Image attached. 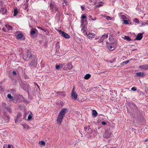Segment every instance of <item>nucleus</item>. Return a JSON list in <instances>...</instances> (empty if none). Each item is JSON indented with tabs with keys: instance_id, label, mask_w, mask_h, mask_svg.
I'll return each instance as SVG.
<instances>
[{
	"instance_id": "obj_1",
	"label": "nucleus",
	"mask_w": 148,
	"mask_h": 148,
	"mask_svg": "<svg viewBox=\"0 0 148 148\" xmlns=\"http://www.w3.org/2000/svg\"><path fill=\"white\" fill-rule=\"evenodd\" d=\"M66 111L67 110L66 108H64L62 109L59 113L57 119V122L58 124L59 125L61 124Z\"/></svg>"
},
{
	"instance_id": "obj_2",
	"label": "nucleus",
	"mask_w": 148,
	"mask_h": 148,
	"mask_svg": "<svg viewBox=\"0 0 148 148\" xmlns=\"http://www.w3.org/2000/svg\"><path fill=\"white\" fill-rule=\"evenodd\" d=\"M34 57H35V56L34 55H32L31 54L30 50L28 49L27 50L26 52V54L23 57V59L24 60L27 61L30 59H32Z\"/></svg>"
},
{
	"instance_id": "obj_3",
	"label": "nucleus",
	"mask_w": 148,
	"mask_h": 148,
	"mask_svg": "<svg viewBox=\"0 0 148 148\" xmlns=\"http://www.w3.org/2000/svg\"><path fill=\"white\" fill-rule=\"evenodd\" d=\"M50 8L51 12L52 13H55L56 11L58 10V8L53 1H51Z\"/></svg>"
},
{
	"instance_id": "obj_4",
	"label": "nucleus",
	"mask_w": 148,
	"mask_h": 148,
	"mask_svg": "<svg viewBox=\"0 0 148 148\" xmlns=\"http://www.w3.org/2000/svg\"><path fill=\"white\" fill-rule=\"evenodd\" d=\"M112 134L111 132L109 130L107 129L105 131L104 134H103V137L105 138H109Z\"/></svg>"
},
{
	"instance_id": "obj_5",
	"label": "nucleus",
	"mask_w": 148,
	"mask_h": 148,
	"mask_svg": "<svg viewBox=\"0 0 148 148\" xmlns=\"http://www.w3.org/2000/svg\"><path fill=\"white\" fill-rule=\"evenodd\" d=\"M87 37L90 39L92 40L93 38H95V39L96 40L98 39L99 37L98 36H97L95 34L92 33H89L88 34H87Z\"/></svg>"
},
{
	"instance_id": "obj_6",
	"label": "nucleus",
	"mask_w": 148,
	"mask_h": 148,
	"mask_svg": "<svg viewBox=\"0 0 148 148\" xmlns=\"http://www.w3.org/2000/svg\"><path fill=\"white\" fill-rule=\"evenodd\" d=\"M37 65L36 60V59L35 57H33V58L32 59L31 62L29 64V66L35 67Z\"/></svg>"
},
{
	"instance_id": "obj_7",
	"label": "nucleus",
	"mask_w": 148,
	"mask_h": 148,
	"mask_svg": "<svg viewBox=\"0 0 148 148\" xmlns=\"http://www.w3.org/2000/svg\"><path fill=\"white\" fill-rule=\"evenodd\" d=\"M3 120V121L4 123H8L9 122L10 119V116L7 115L5 113H4L3 114L2 116Z\"/></svg>"
},
{
	"instance_id": "obj_8",
	"label": "nucleus",
	"mask_w": 148,
	"mask_h": 148,
	"mask_svg": "<svg viewBox=\"0 0 148 148\" xmlns=\"http://www.w3.org/2000/svg\"><path fill=\"white\" fill-rule=\"evenodd\" d=\"M59 32L60 34L66 38H70V36L67 34L62 31L61 30H59Z\"/></svg>"
},
{
	"instance_id": "obj_9",
	"label": "nucleus",
	"mask_w": 148,
	"mask_h": 148,
	"mask_svg": "<svg viewBox=\"0 0 148 148\" xmlns=\"http://www.w3.org/2000/svg\"><path fill=\"white\" fill-rule=\"evenodd\" d=\"M21 87L24 90L28 92V95H29V93H28L29 85L27 84H21Z\"/></svg>"
},
{
	"instance_id": "obj_10",
	"label": "nucleus",
	"mask_w": 148,
	"mask_h": 148,
	"mask_svg": "<svg viewBox=\"0 0 148 148\" xmlns=\"http://www.w3.org/2000/svg\"><path fill=\"white\" fill-rule=\"evenodd\" d=\"M74 87L71 92V97L74 100H76L77 98V95L76 92L74 91Z\"/></svg>"
},
{
	"instance_id": "obj_11",
	"label": "nucleus",
	"mask_w": 148,
	"mask_h": 148,
	"mask_svg": "<svg viewBox=\"0 0 148 148\" xmlns=\"http://www.w3.org/2000/svg\"><path fill=\"white\" fill-rule=\"evenodd\" d=\"M72 68V65L70 63H68L63 68L65 70H71Z\"/></svg>"
},
{
	"instance_id": "obj_12",
	"label": "nucleus",
	"mask_w": 148,
	"mask_h": 148,
	"mask_svg": "<svg viewBox=\"0 0 148 148\" xmlns=\"http://www.w3.org/2000/svg\"><path fill=\"white\" fill-rule=\"evenodd\" d=\"M138 68L144 70H148V64L140 65L139 66Z\"/></svg>"
},
{
	"instance_id": "obj_13",
	"label": "nucleus",
	"mask_w": 148,
	"mask_h": 148,
	"mask_svg": "<svg viewBox=\"0 0 148 148\" xmlns=\"http://www.w3.org/2000/svg\"><path fill=\"white\" fill-rule=\"evenodd\" d=\"M130 105L131 108H132V110H133V111H134L135 112H137L138 109H137V107L135 105L132 103Z\"/></svg>"
},
{
	"instance_id": "obj_14",
	"label": "nucleus",
	"mask_w": 148,
	"mask_h": 148,
	"mask_svg": "<svg viewBox=\"0 0 148 148\" xmlns=\"http://www.w3.org/2000/svg\"><path fill=\"white\" fill-rule=\"evenodd\" d=\"M143 33H139L137 34L135 40H140L143 37Z\"/></svg>"
},
{
	"instance_id": "obj_15",
	"label": "nucleus",
	"mask_w": 148,
	"mask_h": 148,
	"mask_svg": "<svg viewBox=\"0 0 148 148\" xmlns=\"http://www.w3.org/2000/svg\"><path fill=\"white\" fill-rule=\"evenodd\" d=\"M86 26L84 25L82 27L81 29L82 32L84 34V35H87V32L86 31Z\"/></svg>"
},
{
	"instance_id": "obj_16",
	"label": "nucleus",
	"mask_w": 148,
	"mask_h": 148,
	"mask_svg": "<svg viewBox=\"0 0 148 148\" xmlns=\"http://www.w3.org/2000/svg\"><path fill=\"white\" fill-rule=\"evenodd\" d=\"M109 40L110 43H112L114 42V40L112 35H110L109 37Z\"/></svg>"
},
{
	"instance_id": "obj_17",
	"label": "nucleus",
	"mask_w": 148,
	"mask_h": 148,
	"mask_svg": "<svg viewBox=\"0 0 148 148\" xmlns=\"http://www.w3.org/2000/svg\"><path fill=\"white\" fill-rule=\"evenodd\" d=\"M125 40H127V41L129 42L132 40L129 36H125L123 38Z\"/></svg>"
},
{
	"instance_id": "obj_18",
	"label": "nucleus",
	"mask_w": 148,
	"mask_h": 148,
	"mask_svg": "<svg viewBox=\"0 0 148 148\" xmlns=\"http://www.w3.org/2000/svg\"><path fill=\"white\" fill-rule=\"evenodd\" d=\"M105 34L102 36L101 38L98 41L99 43L101 42H103L104 39L105 38Z\"/></svg>"
},
{
	"instance_id": "obj_19",
	"label": "nucleus",
	"mask_w": 148,
	"mask_h": 148,
	"mask_svg": "<svg viewBox=\"0 0 148 148\" xmlns=\"http://www.w3.org/2000/svg\"><path fill=\"white\" fill-rule=\"evenodd\" d=\"M23 37V34H18L16 37V38L18 39H20L21 38Z\"/></svg>"
},
{
	"instance_id": "obj_20",
	"label": "nucleus",
	"mask_w": 148,
	"mask_h": 148,
	"mask_svg": "<svg viewBox=\"0 0 148 148\" xmlns=\"http://www.w3.org/2000/svg\"><path fill=\"white\" fill-rule=\"evenodd\" d=\"M91 75L89 74H86L84 77V78L86 79H88L90 77Z\"/></svg>"
},
{
	"instance_id": "obj_21",
	"label": "nucleus",
	"mask_w": 148,
	"mask_h": 148,
	"mask_svg": "<svg viewBox=\"0 0 148 148\" xmlns=\"http://www.w3.org/2000/svg\"><path fill=\"white\" fill-rule=\"evenodd\" d=\"M136 74L137 76L140 77L144 75V73H141L140 72H139L137 73Z\"/></svg>"
},
{
	"instance_id": "obj_22",
	"label": "nucleus",
	"mask_w": 148,
	"mask_h": 148,
	"mask_svg": "<svg viewBox=\"0 0 148 148\" xmlns=\"http://www.w3.org/2000/svg\"><path fill=\"white\" fill-rule=\"evenodd\" d=\"M120 18L121 19H122V21H123L124 20H125V19H127V17L124 15H122L120 16Z\"/></svg>"
},
{
	"instance_id": "obj_23",
	"label": "nucleus",
	"mask_w": 148,
	"mask_h": 148,
	"mask_svg": "<svg viewBox=\"0 0 148 148\" xmlns=\"http://www.w3.org/2000/svg\"><path fill=\"white\" fill-rule=\"evenodd\" d=\"M92 114L94 116H96L97 114V113L96 111L95 110H93L92 111Z\"/></svg>"
},
{
	"instance_id": "obj_24",
	"label": "nucleus",
	"mask_w": 148,
	"mask_h": 148,
	"mask_svg": "<svg viewBox=\"0 0 148 148\" xmlns=\"http://www.w3.org/2000/svg\"><path fill=\"white\" fill-rule=\"evenodd\" d=\"M21 116V113H18V114L17 116H16V119L15 120V122H16V121H18V120L19 119V118Z\"/></svg>"
},
{
	"instance_id": "obj_25",
	"label": "nucleus",
	"mask_w": 148,
	"mask_h": 148,
	"mask_svg": "<svg viewBox=\"0 0 148 148\" xmlns=\"http://www.w3.org/2000/svg\"><path fill=\"white\" fill-rule=\"evenodd\" d=\"M7 97L12 101L14 99V97L12 96L10 94H9L7 95Z\"/></svg>"
},
{
	"instance_id": "obj_26",
	"label": "nucleus",
	"mask_w": 148,
	"mask_h": 148,
	"mask_svg": "<svg viewBox=\"0 0 148 148\" xmlns=\"http://www.w3.org/2000/svg\"><path fill=\"white\" fill-rule=\"evenodd\" d=\"M6 27L7 28L6 29L8 31L10 29L11 30L12 29L11 26L9 25H6Z\"/></svg>"
},
{
	"instance_id": "obj_27",
	"label": "nucleus",
	"mask_w": 148,
	"mask_h": 148,
	"mask_svg": "<svg viewBox=\"0 0 148 148\" xmlns=\"http://www.w3.org/2000/svg\"><path fill=\"white\" fill-rule=\"evenodd\" d=\"M1 11H2V13L3 14H5L6 13L7 10L6 9H5V8H1Z\"/></svg>"
},
{
	"instance_id": "obj_28",
	"label": "nucleus",
	"mask_w": 148,
	"mask_h": 148,
	"mask_svg": "<svg viewBox=\"0 0 148 148\" xmlns=\"http://www.w3.org/2000/svg\"><path fill=\"white\" fill-rule=\"evenodd\" d=\"M18 13V11L17 9H15L13 15L14 16H16Z\"/></svg>"
},
{
	"instance_id": "obj_29",
	"label": "nucleus",
	"mask_w": 148,
	"mask_h": 148,
	"mask_svg": "<svg viewBox=\"0 0 148 148\" xmlns=\"http://www.w3.org/2000/svg\"><path fill=\"white\" fill-rule=\"evenodd\" d=\"M88 17L90 18L92 21H95L97 19V18L95 17H92L91 15H89L88 16Z\"/></svg>"
},
{
	"instance_id": "obj_30",
	"label": "nucleus",
	"mask_w": 148,
	"mask_h": 148,
	"mask_svg": "<svg viewBox=\"0 0 148 148\" xmlns=\"http://www.w3.org/2000/svg\"><path fill=\"white\" fill-rule=\"evenodd\" d=\"M21 125L25 129H28L29 128V126L27 125L25 123V124H22Z\"/></svg>"
},
{
	"instance_id": "obj_31",
	"label": "nucleus",
	"mask_w": 148,
	"mask_h": 148,
	"mask_svg": "<svg viewBox=\"0 0 148 148\" xmlns=\"http://www.w3.org/2000/svg\"><path fill=\"white\" fill-rule=\"evenodd\" d=\"M82 22L84 24V25H86L87 24V20L86 19H83L82 20Z\"/></svg>"
},
{
	"instance_id": "obj_32",
	"label": "nucleus",
	"mask_w": 148,
	"mask_h": 148,
	"mask_svg": "<svg viewBox=\"0 0 148 148\" xmlns=\"http://www.w3.org/2000/svg\"><path fill=\"white\" fill-rule=\"evenodd\" d=\"M57 93L58 95H65V94L63 92H57Z\"/></svg>"
},
{
	"instance_id": "obj_33",
	"label": "nucleus",
	"mask_w": 148,
	"mask_h": 148,
	"mask_svg": "<svg viewBox=\"0 0 148 148\" xmlns=\"http://www.w3.org/2000/svg\"><path fill=\"white\" fill-rule=\"evenodd\" d=\"M39 144L41 145L44 146L45 143L44 141H41L39 142Z\"/></svg>"
},
{
	"instance_id": "obj_34",
	"label": "nucleus",
	"mask_w": 148,
	"mask_h": 148,
	"mask_svg": "<svg viewBox=\"0 0 148 148\" xmlns=\"http://www.w3.org/2000/svg\"><path fill=\"white\" fill-rule=\"evenodd\" d=\"M133 21L135 23H137L138 24H139V20L137 18H135L133 20Z\"/></svg>"
},
{
	"instance_id": "obj_35",
	"label": "nucleus",
	"mask_w": 148,
	"mask_h": 148,
	"mask_svg": "<svg viewBox=\"0 0 148 148\" xmlns=\"http://www.w3.org/2000/svg\"><path fill=\"white\" fill-rule=\"evenodd\" d=\"M6 110L9 112L10 113H11L12 112L11 109L9 108H6Z\"/></svg>"
},
{
	"instance_id": "obj_36",
	"label": "nucleus",
	"mask_w": 148,
	"mask_h": 148,
	"mask_svg": "<svg viewBox=\"0 0 148 148\" xmlns=\"http://www.w3.org/2000/svg\"><path fill=\"white\" fill-rule=\"evenodd\" d=\"M56 68L57 70L60 69L61 68L60 64H56Z\"/></svg>"
},
{
	"instance_id": "obj_37",
	"label": "nucleus",
	"mask_w": 148,
	"mask_h": 148,
	"mask_svg": "<svg viewBox=\"0 0 148 148\" xmlns=\"http://www.w3.org/2000/svg\"><path fill=\"white\" fill-rule=\"evenodd\" d=\"M87 130V129L85 130V131H86L87 132H88L89 133L91 132L92 131V129L90 128H89V127H88V130Z\"/></svg>"
},
{
	"instance_id": "obj_38",
	"label": "nucleus",
	"mask_w": 148,
	"mask_h": 148,
	"mask_svg": "<svg viewBox=\"0 0 148 148\" xmlns=\"http://www.w3.org/2000/svg\"><path fill=\"white\" fill-rule=\"evenodd\" d=\"M43 30L46 33L47 35H48L49 34V32L48 30L45 29H43Z\"/></svg>"
},
{
	"instance_id": "obj_39",
	"label": "nucleus",
	"mask_w": 148,
	"mask_h": 148,
	"mask_svg": "<svg viewBox=\"0 0 148 148\" xmlns=\"http://www.w3.org/2000/svg\"><path fill=\"white\" fill-rule=\"evenodd\" d=\"M114 49V47L113 46H112L111 45L110 46V49H109L111 51H112Z\"/></svg>"
},
{
	"instance_id": "obj_40",
	"label": "nucleus",
	"mask_w": 148,
	"mask_h": 148,
	"mask_svg": "<svg viewBox=\"0 0 148 148\" xmlns=\"http://www.w3.org/2000/svg\"><path fill=\"white\" fill-rule=\"evenodd\" d=\"M65 63H63V64H59L61 68H63V66L65 65Z\"/></svg>"
},
{
	"instance_id": "obj_41",
	"label": "nucleus",
	"mask_w": 148,
	"mask_h": 148,
	"mask_svg": "<svg viewBox=\"0 0 148 148\" xmlns=\"http://www.w3.org/2000/svg\"><path fill=\"white\" fill-rule=\"evenodd\" d=\"M32 119V116L30 114H29L27 120L28 121Z\"/></svg>"
},
{
	"instance_id": "obj_42",
	"label": "nucleus",
	"mask_w": 148,
	"mask_h": 148,
	"mask_svg": "<svg viewBox=\"0 0 148 148\" xmlns=\"http://www.w3.org/2000/svg\"><path fill=\"white\" fill-rule=\"evenodd\" d=\"M86 16L84 14H82L81 18L83 19H85L86 18Z\"/></svg>"
},
{
	"instance_id": "obj_43",
	"label": "nucleus",
	"mask_w": 148,
	"mask_h": 148,
	"mask_svg": "<svg viewBox=\"0 0 148 148\" xmlns=\"http://www.w3.org/2000/svg\"><path fill=\"white\" fill-rule=\"evenodd\" d=\"M123 21H124V23L125 24H128V21L127 20H124Z\"/></svg>"
},
{
	"instance_id": "obj_44",
	"label": "nucleus",
	"mask_w": 148,
	"mask_h": 148,
	"mask_svg": "<svg viewBox=\"0 0 148 148\" xmlns=\"http://www.w3.org/2000/svg\"><path fill=\"white\" fill-rule=\"evenodd\" d=\"M6 104L5 103H2V106L3 107L5 108L6 109V108H8L6 106Z\"/></svg>"
},
{
	"instance_id": "obj_45",
	"label": "nucleus",
	"mask_w": 148,
	"mask_h": 148,
	"mask_svg": "<svg viewBox=\"0 0 148 148\" xmlns=\"http://www.w3.org/2000/svg\"><path fill=\"white\" fill-rule=\"evenodd\" d=\"M106 19H107V20H111V17H110V16H106Z\"/></svg>"
},
{
	"instance_id": "obj_46",
	"label": "nucleus",
	"mask_w": 148,
	"mask_h": 148,
	"mask_svg": "<svg viewBox=\"0 0 148 148\" xmlns=\"http://www.w3.org/2000/svg\"><path fill=\"white\" fill-rule=\"evenodd\" d=\"M4 91V88L2 86H0V91Z\"/></svg>"
},
{
	"instance_id": "obj_47",
	"label": "nucleus",
	"mask_w": 148,
	"mask_h": 148,
	"mask_svg": "<svg viewBox=\"0 0 148 148\" xmlns=\"http://www.w3.org/2000/svg\"><path fill=\"white\" fill-rule=\"evenodd\" d=\"M36 32L34 30H31V34L32 35H34L35 33Z\"/></svg>"
},
{
	"instance_id": "obj_48",
	"label": "nucleus",
	"mask_w": 148,
	"mask_h": 148,
	"mask_svg": "<svg viewBox=\"0 0 148 148\" xmlns=\"http://www.w3.org/2000/svg\"><path fill=\"white\" fill-rule=\"evenodd\" d=\"M136 87H133L132 88H131V90H132V91H136Z\"/></svg>"
},
{
	"instance_id": "obj_49",
	"label": "nucleus",
	"mask_w": 148,
	"mask_h": 148,
	"mask_svg": "<svg viewBox=\"0 0 148 148\" xmlns=\"http://www.w3.org/2000/svg\"><path fill=\"white\" fill-rule=\"evenodd\" d=\"M12 101H13V102L14 103H17V100L15 99L14 98V99L12 100Z\"/></svg>"
},
{
	"instance_id": "obj_50",
	"label": "nucleus",
	"mask_w": 148,
	"mask_h": 148,
	"mask_svg": "<svg viewBox=\"0 0 148 148\" xmlns=\"http://www.w3.org/2000/svg\"><path fill=\"white\" fill-rule=\"evenodd\" d=\"M129 62H130L129 60H127L126 61L123 62V63H125V64H127Z\"/></svg>"
},
{
	"instance_id": "obj_51",
	"label": "nucleus",
	"mask_w": 148,
	"mask_h": 148,
	"mask_svg": "<svg viewBox=\"0 0 148 148\" xmlns=\"http://www.w3.org/2000/svg\"><path fill=\"white\" fill-rule=\"evenodd\" d=\"M146 25L145 22H142L141 23V26H144Z\"/></svg>"
},
{
	"instance_id": "obj_52",
	"label": "nucleus",
	"mask_w": 148,
	"mask_h": 148,
	"mask_svg": "<svg viewBox=\"0 0 148 148\" xmlns=\"http://www.w3.org/2000/svg\"><path fill=\"white\" fill-rule=\"evenodd\" d=\"M2 30L3 31L5 32H7L8 30L6 29L5 28L3 27L2 28Z\"/></svg>"
},
{
	"instance_id": "obj_53",
	"label": "nucleus",
	"mask_w": 148,
	"mask_h": 148,
	"mask_svg": "<svg viewBox=\"0 0 148 148\" xmlns=\"http://www.w3.org/2000/svg\"><path fill=\"white\" fill-rule=\"evenodd\" d=\"M12 74L14 75H16V71H13L12 72Z\"/></svg>"
},
{
	"instance_id": "obj_54",
	"label": "nucleus",
	"mask_w": 148,
	"mask_h": 148,
	"mask_svg": "<svg viewBox=\"0 0 148 148\" xmlns=\"http://www.w3.org/2000/svg\"><path fill=\"white\" fill-rule=\"evenodd\" d=\"M101 123L103 125H105L106 124V123L104 121H103L101 122Z\"/></svg>"
},
{
	"instance_id": "obj_55",
	"label": "nucleus",
	"mask_w": 148,
	"mask_h": 148,
	"mask_svg": "<svg viewBox=\"0 0 148 148\" xmlns=\"http://www.w3.org/2000/svg\"><path fill=\"white\" fill-rule=\"evenodd\" d=\"M64 1L65 5H67L68 4L67 2L65 0H64Z\"/></svg>"
},
{
	"instance_id": "obj_56",
	"label": "nucleus",
	"mask_w": 148,
	"mask_h": 148,
	"mask_svg": "<svg viewBox=\"0 0 148 148\" xmlns=\"http://www.w3.org/2000/svg\"><path fill=\"white\" fill-rule=\"evenodd\" d=\"M37 27L38 29H40L42 30H43V29H43L42 28L40 27Z\"/></svg>"
},
{
	"instance_id": "obj_57",
	"label": "nucleus",
	"mask_w": 148,
	"mask_h": 148,
	"mask_svg": "<svg viewBox=\"0 0 148 148\" xmlns=\"http://www.w3.org/2000/svg\"><path fill=\"white\" fill-rule=\"evenodd\" d=\"M101 6V4L99 3L98 5H97V7H100Z\"/></svg>"
},
{
	"instance_id": "obj_58",
	"label": "nucleus",
	"mask_w": 148,
	"mask_h": 148,
	"mask_svg": "<svg viewBox=\"0 0 148 148\" xmlns=\"http://www.w3.org/2000/svg\"><path fill=\"white\" fill-rule=\"evenodd\" d=\"M99 0H97L96 1V0H93V2L95 3H96L97 2V1H99Z\"/></svg>"
},
{
	"instance_id": "obj_59",
	"label": "nucleus",
	"mask_w": 148,
	"mask_h": 148,
	"mask_svg": "<svg viewBox=\"0 0 148 148\" xmlns=\"http://www.w3.org/2000/svg\"><path fill=\"white\" fill-rule=\"evenodd\" d=\"M19 97L21 99L22 98L23 99V96L22 95L19 96Z\"/></svg>"
},
{
	"instance_id": "obj_60",
	"label": "nucleus",
	"mask_w": 148,
	"mask_h": 148,
	"mask_svg": "<svg viewBox=\"0 0 148 148\" xmlns=\"http://www.w3.org/2000/svg\"><path fill=\"white\" fill-rule=\"evenodd\" d=\"M81 9H82V10H83L84 8V7H83L82 6H81Z\"/></svg>"
},
{
	"instance_id": "obj_61",
	"label": "nucleus",
	"mask_w": 148,
	"mask_h": 148,
	"mask_svg": "<svg viewBox=\"0 0 148 148\" xmlns=\"http://www.w3.org/2000/svg\"><path fill=\"white\" fill-rule=\"evenodd\" d=\"M146 25L148 24V21H147L146 22H145Z\"/></svg>"
},
{
	"instance_id": "obj_62",
	"label": "nucleus",
	"mask_w": 148,
	"mask_h": 148,
	"mask_svg": "<svg viewBox=\"0 0 148 148\" xmlns=\"http://www.w3.org/2000/svg\"><path fill=\"white\" fill-rule=\"evenodd\" d=\"M8 148H11V146L10 145H8Z\"/></svg>"
},
{
	"instance_id": "obj_63",
	"label": "nucleus",
	"mask_w": 148,
	"mask_h": 148,
	"mask_svg": "<svg viewBox=\"0 0 148 148\" xmlns=\"http://www.w3.org/2000/svg\"><path fill=\"white\" fill-rule=\"evenodd\" d=\"M108 34H107L106 35V36H105V38H108Z\"/></svg>"
},
{
	"instance_id": "obj_64",
	"label": "nucleus",
	"mask_w": 148,
	"mask_h": 148,
	"mask_svg": "<svg viewBox=\"0 0 148 148\" xmlns=\"http://www.w3.org/2000/svg\"><path fill=\"white\" fill-rule=\"evenodd\" d=\"M0 3H1V4L3 5V3H2V1L1 0H0Z\"/></svg>"
}]
</instances>
